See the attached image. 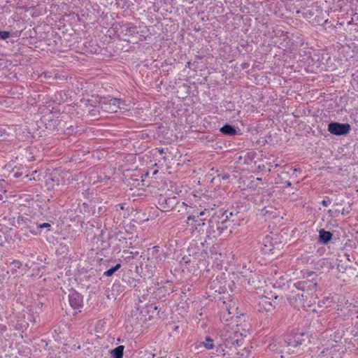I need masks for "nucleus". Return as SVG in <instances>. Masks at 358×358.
Returning a JSON list of instances; mask_svg holds the SVG:
<instances>
[{
  "instance_id": "1",
  "label": "nucleus",
  "mask_w": 358,
  "mask_h": 358,
  "mask_svg": "<svg viewBox=\"0 0 358 358\" xmlns=\"http://www.w3.org/2000/svg\"><path fill=\"white\" fill-rule=\"evenodd\" d=\"M306 288H310V286H306L304 283H294L287 294V299L289 304L294 307L310 306L311 299L316 297L314 296L313 292H307Z\"/></svg>"
},
{
  "instance_id": "2",
  "label": "nucleus",
  "mask_w": 358,
  "mask_h": 358,
  "mask_svg": "<svg viewBox=\"0 0 358 358\" xmlns=\"http://www.w3.org/2000/svg\"><path fill=\"white\" fill-rule=\"evenodd\" d=\"M208 224V236H212L215 238L223 234L231 233V230L229 229L230 226L227 221V216H223V214L218 213L216 210L211 215Z\"/></svg>"
},
{
  "instance_id": "3",
  "label": "nucleus",
  "mask_w": 358,
  "mask_h": 358,
  "mask_svg": "<svg viewBox=\"0 0 358 358\" xmlns=\"http://www.w3.org/2000/svg\"><path fill=\"white\" fill-rule=\"evenodd\" d=\"M285 345L286 348V354H298L302 350L301 345L308 338V336L305 334L292 332L291 334H287L285 336Z\"/></svg>"
},
{
  "instance_id": "4",
  "label": "nucleus",
  "mask_w": 358,
  "mask_h": 358,
  "mask_svg": "<svg viewBox=\"0 0 358 358\" xmlns=\"http://www.w3.org/2000/svg\"><path fill=\"white\" fill-rule=\"evenodd\" d=\"M222 342L220 344L222 345V348H232L240 345L241 340L238 338V335L236 332L233 331H228L224 334L221 335Z\"/></svg>"
},
{
  "instance_id": "5",
  "label": "nucleus",
  "mask_w": 358,
  "mask_h": 358,
  "mask_svg": "<svg viewBox=\"0 0 358 358\" xmlns=\"http://www.w3.org/2000/svg\"><path fill=\"white\" fill-rule=\"evenodd\" d=\"M351 130V126L348 123L330 122L328 124V131L336 136L348 134Z\"/></svg>"
},
{
  "instance_id": "6",
  "label": "nucleus",
  "mask_w": 358,
  "mask_h": 358,
  "mask_svg": "<svg viewBox=\"0 0 358 358\" xmlns=\"http://www.w3.org/2000/svg\"><path fill=\"white\" fill-rule=\"evenodd\" d=\"M285 337L282 338L273 339L268 345V348L277 354L280 355V358H289V355L286 354L287 347L285 345Z\"/></svg>"
},
{
  "instance_id": "7",
  "label": "nucleus",
  "mask_w": 358,
  "mask_h": 358,
  "mask_svg": "<svg viewBox=\"0 0 358 358\" xmlns=\"http://www.w3.org/2000/svg\"><path fill=\"white\" fill-rule=\"evenodd\" d=\"M138 33L137 27L134 26L131 23H126L120 28V34H122L123 40L130 43L133 42L130 38L134 37V36Z\"/></svg>"
},
{
  "instance_id": "8",
  "label": "nucleus",
  "mask_w": 358,
  "mask_h": 358,
  "mask_svg": "<svg viewBox=\"0 0 358 358\" xmlns=\"http://www.w3.org/2000/svg\"><path fill=\"white\" fill-rule=\"evenodd\" d=\"M317 278L318 275L314 271L306 272V280L298 282L299 283H304L306 286H310V288L307 289V292H313L317 289Z\"/></svg>"
},
{
  "instance_id": "9",
  "label": "nucleus",
  "mask_w": 358,
  "mask_h": 358,
  "mask_svg": "<svg viewBox=\"0 0 358 358\" xmlns=\"http://www.w3.org/2000/svg\"><path fill=\"white\" fill-rule=\"evenodd\" d=\"M69 301L70 306L74 310H78V311L80 312V308L83 306V296L80 293L75 290L71 291L69 294Z\"/></svg>"
},
{
  "instance_id": "10",
  "label": "nucleus",
  "mask_w": 358,
  "mask_h": 358,
  "mask_svg": "<svg viewBox=\"0 0 358 358\" xmlns=\"http://www.w3.org/2000/svg\"><path fill=\"white\" fill-rule=\"evenodd\" d=\"M202 345L207 350H215L217 355H224V349L222 348V345L217 342L215 343L214 340L210 337L207 336L205 341L202 343Z\"/></svg>"
},
{
  "instance_id": "11",
  "label": "nucleus",
  "mask_w": 358,
  "mask_h": 358,
  "mask_svg": "<svg viewBox=\"0 0 358 358\" xmlns=\"http://www.w3.org/2000/svg\"><path fill=\"white\" fill-rule=\"evenodd\" d=\"M14 126H0V141H10L15 136Z\"/></svg>"
},
{
  "instance_id": "12",
  "label": "nucleus",
  "mask_w": 358,
  "mask_h": 358,
  "mask_svg": "<svg viewBox=\"0 0 358 358\" xmlns=\"http://www.w3.org/2000/svg\"><path fill=\"white\" fill-rule=\"evenodd\" d=\"M177 203L176 197L166 198L162 197L159 199V204L163 211H169Z\"/></svg>"
},
{
  "instance_id": "13",
  "label": "nucleus",
  "mask_w": 358,
  "mask_h": 358,
  "mask_svg": "<svg viewBox=\"0 0 358 358\" xmlns=\"http://www.w3.org/2000/svg\"><path fill=\"white\" fill-rule=\"evenodd\" d=\"M51 224L48 222H44L42 224L40 223H34L32 226H29V231L34 235H38L41 234L42 229H45L46 231H50Z\"/></svg>"
},
{
  "instance_id": "14",
  "label": "nucleus",
  "mask_w": 358,
  "mask_h": 358,
  "mask_svg": "<svg viewBox=\"0 0 358 358\" xmlns=\"http://www.w3.org/2000/svg\"><path fill=\"white\" fill-rule=\"evenodd\" d=\"M333 236V234L331 232L329 231H326L324 229H321L319 231V241L320 243L327 245L328 243L330 242Z\"/></svg>"
},
{
  "instance_id": "15",
  "label": "nucleus",
  "mask_w": 358,
  "mask_h": 358,
  "mask_svg": "<svg viewBox=\"0 0 358 358\" xmlns=\"http://www.w3.org/2000/svg\"><path fill=\"white\" fill-rule=\"evenodd\" d=\"M259 311H271L274 309V306L272 303L268 301L266 297H262L258 304Z\"/></svg>"
},
{
  "instance_id": "16",
  "label": "nucleus",
  "mask_w": 358,
  "mask_h": 358,
  "mask_svg": "<svg viewBox=\"0 0 358 358\" xmlns=\"http://www.w3.org/2000/svg\"><path fill=\"white\" fill-rule=\"evenodd\" d=\"M109 104H110V107L111 108V110L116 112L117 108H120V109L124 108V101L121 99L114 98V99H112L110 100Z\"/></svg>"
},
{
  "instance_id": "17",
  "label": "nucleus",
  "mask_w": 358,
  "mask_h": 358,
  "mask_svg": "<svg viewBox=\"0 0 358 358\" xmlns=\"http://www.w3.org/2000/svg\"><path fill=\"white\" fill-rule=\"evenodd\" d=\"M220 131L223 134L228 136H234L237 133L236 128L229 124H225L220 129Z\"/></svg>"
},
{
  "instance_id": "18",
  "label": "nucleus",
  "mask_w": 358,
  "mask_h": 358,
  "mask_svg": "<svg viewBox=\"0 0 358 358\" xmlns=\"http://www.w3.org/2000/svg\"><path fill=\"white\" fill-rule=\"evenodd\" d=\"M262 249L265 253L271 252L273 250V248L272 243L271 242V239L268 236H266L263 240Z\"/></svg>"
},
{
  "instance_id": "19",
  "label": "nucleus",
  "mask_w": 358,
  "mask_h": 358,
  "mask_svg": "<svg viewBox=\"0 0 358 358\" xmlns=\"http://www.w3.org/2000/svg\"><path fill=\"white\" fill-rule=\"evenodd\" d=\"M124 347L119 345L110 351V355L113 358H122L124 354Z\"/></svg>"
},
{
  "instance_id": "20",
  "label": "nucleus",
  "mask_w": 358,
  "mask_h": 358,
  "mask_svg": "<svg viewBox=\"0 0 358 358\" xmlns=\"http://www.w3.org/2000/svg\"><path fill=\"white\" fill-rule=\"evenodd\" d=\"M216 211L218 213L223 214V216H227V221L229 223V226L234 222V220L232 219V217L234 216V211L229 210H223V209L221 208Z\"/></svg>"
},
{
  "instance_id": "21",
  "label": "nucleus",
  "mask_w": 358,
  "mask_h": 358,
  "mask_svg": "<svg viewBox=\"0 0 358 358\" xmlns=\"http://www.w3.org/2000/svg\"><path fill=\"white\" fill-rule=\"evenodd\" d=\"M121 264H117L115 266H113L112 268L108 269L103 273V275L105 276H112L119 268H120Z\"/></svg>"
},
{
  "instance_id": "22",
  "label": "nucleus",
  "mask_w": 358,
  "mask_h": 358,
  "mask_svg": "<svg viewBox=\"0 0 358 358\" xmlns=\"http://www.w3.org/2000/svg\"><path fill=\"white\" fill-rule=\"evenodd\" d=\"M215 213L213 209L209 210L205 208L203 210H201L197 215H199V217H203V215H207V217H211V215Z\"/></svg>"
},
{
  "instance_id": "23",
  "label": "nucleus",
  "mask_w": 358,
  "mask_h": 358,
  "mask_svg": "<svg viewBox=\"0 0 358 358\" xmlns=\"http://www.w3.org/2000/svg\"><path fill=\"white\" fill-rule=\"evenodd\" d=\"M204 220H205V218L199 217V220H196L195 224H194V227L196 229H198L199 228L204 226L205 225Z\"/></svg>"
},
{
  "instance_id": "24",
  "label": "nucleus",
  "mask_w": 358,
  "mask_h": 358,
  "mask_svg": "<svg viewBox=\"0 0 358 358\" xmlns=\"http://www.w3.org/2000/svg\"><path fill=\"white\" fill-rule=\"evenodd\" d=\"M10 34L7 31H0V39L5 40L10 37Z\"/></svg>"
},
{
  "instance_id": "25",
  "label": "nucleus",
  "mask_w": 358,
  "mask_h": 358,
  "mask_svg": "<svg viewBox=\"0 0 358 358\" xmlns=\"http://www.w3.org/2000/svg\"><path fill=\"white\" fill-rule=\"evenodd\" d=\"M199 215H190L187 217V220H188V222L189 221H192V223L191 224H195L196 222V220H199Z\"/></svg>"
},
{
  "instance_id": "26",
  "label": "nucleus",
  "mask_w": 358,
  "mask_h": 358,
  "mask_svg": "<svg viewBox=\"0 0 358 358\" xmlns=\"http://www.w3.org/2000/svg\"><path fill=\"white\" fill-rule=\"evenodd\" d=\"M350 311L352 315H354L355 316L356 318H358V311L357 310V306H350Z\"/></svg>"
},
{
  "instance_id": "27",
  "label": "nucleus",
  "mask_w": 358,
  "mask_h": 358,
  "mask_svg": "<svg viewBox=\"0 0 358 358\" xmlns=\"http://www.w3.org/2000/svg\"><path fill=\"white\" fill-rule=\"evenodd\" d=\"M331 203V200L329 198H327V199H324L322 201V205L323 206H328Z\"/></svg>"
},
{
  "instance_id": "28",
  "label": "nucleus",
  "mask_w": 358,
  "mask_h": 358,
  "mask_svg": "<svg viewBox=\"0 0 358 358\" xmlns=\"http://www.w3.org/2000/svg\"><path fill=\"white\" fill-rule=\"evenodd\" d=\"M12 264H14L15 266H16L17 268H20V266H21V263L19 261H17V260H14Z\"/></svg>"
},
{
  "instance_id": "29",
  "label": "nucleus",
  "mask_w": 358,
  "mask_h": 358,
  "mask_svg": "<svg viewBox=\"0 0 358 358\" xmlns=\"http://www.w3.org/2000/svg\"><path fill=\"white\" fill-rule=\"evenodd\" d=\"M22 176V173L19 172V171H16L15 173H13V176L16 178L20 177Z\"/></svg>"
},
{
  "instance_id": "30",
  "label": "nucleus",
  "mask_w": 358,
  "mask_h": 358,
  "mask_svg": "<svg viewBox=\"0 0 358 358\" xmlns=\"http://www.w3.org/2000/svg\"><path fill=\"white\" fill-rule=\"evenodd\" d=\"M318 358H329L328 356L324 355V352L322 351L321 354L319 355Z\"/></svg>"
},
{
  "instance_id": "31",
  "label": "nucleus",
  "mask_w": 358,
  "mask_h": 358,
  "mask_svg": "<svg viewBox=\"0 0 358 358\" xmlns=\"http://www.w3.org/2000/svg\"><path fill=\"white\" fill-rule=\"evenodd\" d=\"M4 194H5L4 193H3V194L0 193V201H2L3 199Z\"/></svg>"
},
{
  "instance_id": "32",
  "label": "nucleus",
  "mask_w": 358,
  "mask_h": 358,
  "mask_svg": "<svg viewBox=\"0 0 358 358\" xmlns=\"http://www.w3.org/2000/svg\"><path fill=\"white\" fill-rule=\"evenodd\" d=\"M292 183L289 181L286 182V186H291Z\"/></svg>"
},
{
  "instance_id": "33",
  "label": "nucleus",
  "mask_w": 358,
  "mask_h": 358,
  "mask_svg": "<svg viewBox=\"0 0 358 358\" xmlns=\"http://www.w3.org/2000/svg\"><path fill=\"white\" fill-rule=\"evenodd\" d=\"M1 329H2L3 331H6V326H5V325H3V326L1 327Z\"/></svg>"
},
{
  "instance_id": "34",
  "label": "nucleus",
  "mask_w": 358,
  "mask_h": 358,
  "mask_svg": "<svg viewBox=\"0 0 358 358\" xmlns=\"http://www.w3.org/2000/svg\"><path fill=\"white\" fill-rule=\"evenodd\" d=\"M342 214L343 215H345V210L343 209V211H342Z\"/></svg>"
},
{
  "instance_id": "35",
  "label": "nucleus",
  "mask_w": 358,
  "mask_h": 358,
  "mask_svg": "<svg viewBox=\"0 0 358 358\" xmlns=\"http://www.w3.org/2000/svg\"><path fill=\"white\" fill-rule=\"evenodd\" d=\"M227 311H228V315H231V311L229 310H227Z\"/></svg>"
}]
</instances>
